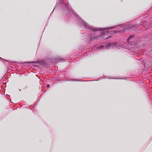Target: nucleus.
<instances>
[{"instance_id":"f03ea898","label":"nucleus","mask_w":152,"mask_h":152,"mask_svg":"<svg viewBox=\"0 0 152 152\" xmlns=\"http://www.w3.org/2000/svg\"><path fill=\"white\" fill-rule=\"evenodd\" d=\"M109 32L108 31H103L101 34V36H103L104 34H107Z\"/></svg>"},{"instance_id":"0eeeda50","label":"nucleus","mask_w":152,"mask_h":152,"mask_svg":"<svg viewBox=\"0 0 152 152\" xmlns=\"http://www.w3.org/2000/svg\"><path fill=\"white\" fill-rule=\"evenodd\" d=\"M110 37H107V38H106V39H108Z\"/></svg>"},{"instance_id":"7ed1b4c3","label":"nucleus","mask_w":152,"mask_h":152,"mask_svg":"<svg viewBox=\"0 0 152 152\" xmlns=\"http://www.w3.org/2000/svg\"><path fill=\"white\" fill-rule=\"evenodd\" d=\"M134 37V34L130 35L128 38L127 39L128 42H129V40L131 38H132L133 37Z\"/></svg>"},{"instance_id":"39448f33","label":"nucleus","mask_w":152,"mask_h":152,"mask_svg":"<svg viewBox=\"0 0 152 152\" xmlns=\"http://www.w3.org/2000/svg\"><path fill=\"white\" fill-rule=\"evenodd\" d=\"M103 46H102L101 47H99V49H101V48H103Z\"/></svg>"},{"instance_id":"f257e3e1","label":"nucleus","mask_w":152,"mask_h":152,"mask_svg":"<svg viewBox=\"0 0 152 152\" xmlns=\"http://www.w3.org/2000/svg\"><path fill=\"white\" fill-rule=\"evenodd\" d=\"M116 45V44L115 43H109V44H107V46L113 47V46H115Z\"/></svg>"},{"instance_id":"6e6552de","label":"nucleus","mask_w":152,"mask_h":152,"mask_svg":"<svg viewBox=\"0 0 152 152\" xmlns=\"http://www.w3.org/2000/svg\"><path fill=\"white\" fill-rule=\"evenodd\" d=\"M33 63V62H30V63Z\"/></svg>"},{"instance_id":"423d86ee","label":"nucleus","mask_w":152,"mask_h":152,"mask_svg":"<svg viewBox=\"0 0 152 152\" xmlns=\"http://www.w3.org/2000/svg\"><path fill=\"white\" fill-rule=\"evenodd\" d=\"M50 86V85H47V87H49Z\"/></svg>"},{"instance_id":"20e7f679","label":"nucleus","mask_w":152,"mask_h":152,"mask_svg":"<svg viewBox=\"0 0 152 152\" xmlns=\"http://www.w3.org/2000/svg\"><path fill=\"white\" fill-rule=\"evenodd\" d=\"M115 28V27H110L106 28H105V29H104L103 28H102V29H99L98 30H104V29H110V28ZM95 30H98L97 29H95Z\"/></svg>"}]
</instances>
